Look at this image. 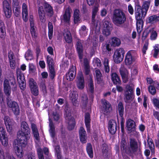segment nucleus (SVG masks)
<instances>
[{"instance_id":"obj_1","label":"nucleus","mask_w":159,"mask_h":159,"mask_svg":"<svg viewBox=\"0 0 159 159\" xmlns=\"http://www.w3.org/2000/svg\"><path fill=\"white\" fill-rule=\"evenodd\" d=\"M30 129L27 123L25 121H22L21 124V130L17 133V139L20 142L25 144L26 141L29 140L30 137Z\"/></svg>"},{"instance_id":"obj_2","label":"nucleus","mask_w":159,"mask_h":159,"mask_svg":"<svg viewBox=\"0 0 159 159\" xmlns=\"http://www.w3.org/2000/svg\"><path fill=\"white\" fill-rule=\"evenodd\" d=\"M126 19V16L123 11L120 9H115L113 12L112 20L117 26H120L125 23Z\"/></svg>"},{"instance_id":"obj_3","label":"nucleus","mask_w":159,"mask_h":159,"mask_svg":"<svg viewBox=\"0 0 159 159\" xmlns=\"http://www.w3.org/2000/svg\"><path fill=\"white\" fill-rule=\"evenodd\" d=\"M64 110L65 112V119L68 124V129L69 130H72L74 128L75 121L74 118L71 116L70 108L68 105H66Z\"/></svg>"},{"instance_id":"obj_4","label":"nucleus","mask_w":159,"mask_h":159,"mask_svg":"<svg viewBox=\"0 0 159 159\" xmlns=\"http://www.w3.org/2000/svg\"><path fill=\"white\" fill-rule=\"evenodd\" d=\"M27 143V141H26V143L25 144L22 143L18 139L14 141L13 145L15 152L18 157L21 158L23 155V150L21 148H20V147H25Z\"/></svg>"},{"instance_id":"obj_5","label":"nucleus","mask_w":159,"mask_h":159,"mask_svg":"<svg viewBox=\"0 0 159 159\" xmlns=\"http://www.w3.org/2000/svg\"><path fill=\"white\" fill-rule=\"evenodd\" d=\"M125 51L122 48H119L115 51L113 57L114 62L116 63H119L122 61L124 57Z\"/></svg>"},{"instance_id":"obj_6","label":"nucleus","mask_w":159,"mask_h":159,"mask_svg":"<svg viewBox=\"0 0 159 159\" xmlns=\"http://www.w3.org/2000/svg\"><path fill=\"white\" fill-rule=\"evenodd\" d=\"M75 42L76 49L78 54L79 58L80 61H81L83 57L84 48L83 44L84 43V41L76 38L75 39Z\"/></svg>"},{"instance_id":"obj_7","label":"nucleus","mask_w":159,"mask_h":159,"mask_svg":"<svg viewBox=\"0 0 159 159\" xmlns=\"http://www.w3.org/2000/svg\"><path fill=\"white\" fill-rule=\"evenodd\" d=\"M146 10L143 9L139 5H136L135 7V15L136 19L140 20L143 19L146 15Z\"/></svg>"},{"instance_id":"obj_8","label":"nucleus","mask_w":159,"mask_h":159,"mask_svg":"<svg viewBox=\"0 0 159 159\" xmlns=\"http://www.w3.org/2000/svg\"><path fill=\"white\" fill-rule=\"evenodd\" d=\"M7 103L9 107L11 108L15 115L19 114L20 109L18 104L16 102L12 101L10 97H8L7 98Z\"/></svg>"},{"instance_id":"obj_9","label":"nucleus","mask_w":159,"mask_h":159,"mask_svg":"<svg viewBox=\"0 0 159 159\" xmlns=\"http://www.w3.org/2000/svg\"><path fill=\"white\" fill-rule=\"evenodd\" d=\"M76 82L77 86L78 89H82L84 87V80L82 72H79L77 75Z\"/></svg>"},{"instance_id":"obj_10","label":"nucleus","mask_w":159,"mask_h":159,"mask_svg":"<svg viewBox=\"0 0 159 159\" xmlns=\"http://www.w3.org/2000/svg\"><path fill=\"white\" fill-rule=\"evenodd\" d=\"M33 16L30 15L29 19L30 27V32L33 38H35L37 36V34L36 32V27L33 19Z\"/></svg>"},{"instance_id":"obj_11","label":"nucleus","mask_w":159,"mask_h":159,"mask_svg":"<svg viewBox=\"0 0 159 159\" xmlns=\"http://www.w3.org/2000/svg\"><path fill=\"white\" fill-rule=\"evenodd\" d=\"M72 12V9L70 6H68L66 7L64 13L62 16V19L64 22L68 23H69Z\"/></svg>"},{"instance_id":"obj_12","label":"nucleus","mask_w":159,"mask_h":159,"mask_svg":"<svg viewBox=\"0 0 159 159\" xmlns=\"http://www.w3.org/2000/svg\"><path fill=\"white\" fill-rule=\"evenodd\" d=\"M135 53L136 52L134 50H130L128 52L125 60V62L126 65H129L132 64L134 61L133 56Z\"/></svg>"},{"instance_id":"obj_13","label":"nucleus","mask_w":159,"mask_h":159,"mask_svg":"<svg viewBox=\"0 0 159 159\" xmlns=\"http://www.w3.org/2000/svg\"><path fill=\"white\" fill-rule=\"evenodd\" d=\"M117 124L116 121L111 120L109 122L108 129L110 133L112 134H115L117 130Z\"/></svg>"},{"instance_id":"obj_14","label":"nucleus","mask_w":159,"mask_h":159,"mask_svg":"<svg viewBox=\"0 0 159 159\" xmlns=\"http://www.w3.org/2000/svg\"><path fill=\"white\" fill-rule=\"evenodd\" d=\"M43 9L47 16L51 17L53 14L54 12L52 7L48 3L45 2L43 5Z\"/></svg>"},{"instance_id":"obj_15","label":"nucleus","mask_w":159,"mask_h":159,"mask_svg":"<svg viewBox=\"0 0 159 159\" xmlns=\"http://www.w3.org/2000/svg\"><path fill=\"white\" fill-rule=\"evenodd\" d=\"M4 91L5 94L7 96V98L10 97L11 93V87L9 81L7 79H5L3 83Z\"/></svg>"},{"instance_id":"obj_16","label":"nucleus","mask_w":159,"mask_h":159,"mask_svg":"<svg viewBox=\"0 0 159 159\" xmlns=\"http://www.w3.org/2000/svg\"><path fill=\"white\" fill-rule=\"evenodd\" d=\"M95 78L98 84L101 86L104 85L102 75L99 69H97L95 70Z\"/></svg>"},{"instance_id":"obj_17","label":"nucleus","mask_w":159,"mask_h":159,"mask_svg":"<svg viewBox=\"0 0 159 159\" xmlns=\"http://www.w3.org/2000/svg\"><path fill=\"white\" fill-rule=\"evenodd\" d=\"M79 134L81 142L83 143H85L87 136L86 131L83 127H80L79 130Z\"/></svg>"},{"instance_id":"obj_18","label":"nucleus","mask_w":159,"mask_h":159,"mask_svg":"<svg viewBox=\"0 0 159 159\" xmlns=\"http://www.w3.org/2000/svg\"><path fill=\"white\" fill-rule=\"evenodd\" d=\"M102 102L103 104V107L102 109V111L104 113L109 112L111 109L110 104L105 99L102 100Z\"/></svg>"},{"instance_id":"obj_19","label":"nucleus","mask_w":159,"mask_h":159,"mask_svg":"<svg viewBox=\"0 0 159 159\" xmlns=\"http://www.w3.org/2000/svg\"><path fill=\"white\" fill-rule=\"evenodd\" d=\"M78 94L76 91H73L71 92L70 94V98L73 104L75 106L78 104V102L77 100Z\"/></svg>"},{"instance_id":"obj_20","label":"nucleus","mask_w":159,"mask_h":159,"mask_svg":"<svg viewBox=\"0 0 159 159\" xmlns=\"http://www.w3.org/2000/svg\"><path fill=\"white\" fill-rule=\"evenodd\" d=\"M76 75L75 69L72 66L70 69L69 72L66 75V78L69 81H71L74 79Z\"/></svg>"},{"instance_id":"obj_21","label":"nucleus","mask_w":159,"mask_h":159,"mask_svg":"<svg viewBox=\"0 0 159 159\" xmlns=\"http://www.w3.org/2000/svg\"><path fill=\"white\" fill-rule=\"evenodd\" d=\"M38 12L40 21L43 23L46 21L45 13L43 6L39 7L38 9Z\"/></svg>"},{"instance_id":"obj_22","label":"nucleus","mask_w":159,"mask_h":159,"mask_svg":"<svg viewBox=\"0 0 159 159\" xmlns=\"http://www.w3.org/2000/svg\"><path fill=\"white\" fill-rule=\"evenodd\" d=\"M134 97L133 93H129L126 91L124 95V100L126 103H129L133 101Z\"/></svg>"},{"instance_id":"obj_23","label":"nucleus","mask_w":159,"mask_h":159,"mask_svg":"<svg viewBox=\"0 0 159 159\" xmlns=\"http://www.w3.org/2000/svg\"><path fill=\"white\" fill-rule=\"evenodd\" d=\"M49 125L50 127L49 132L51 137L53 139H54L56 136L55 126L52 120L50 118H49Z\"/></svg>"},{"instance_id":"obj_24","label":"nucleus","mask_w":159,"mask_h":159,"mask_svg":"<svg viewBox=\"0 0 159 159\" xmlns=\"http://www.w3.org/2000/svg\"><path fill=\"white\" fill-rule=\"evenodd\" d=\"M135 124L134 121L130 119H129L127 122V127L128 130L132 132L134 131L135 129Z\"/></svg>"},{"instance_id":"obj_25","label":"nucleus","mask_w":159,"mask_h":159,"mask_svg":"<svg viewBox=\"0 0 159 159\" xmlns=\"http://www.w3.org/2000/svg\"><path fill=\"white\" fill-rule=\"evenodd\" d=\"M74 21L75 24H78L80 22V11L77 9H75L74 12Z\"/></svg>"},{"instance_id":"obj_26","label":"nucleus","mask_w":159,"mask_h":159,"mask_svg":"<svg viewBox=\"0 0 159 159\" xmlns=\"http://www.w3.org/2000/svg\"><path fill=\"white\" fill-rule=\"evenodd\" d=\"M131 150L133 152H136L138 149V146L137 142L134 139H131L130 142Z\"/></svg>"},{"instance_id":"obj_27","label":"nucleus","mask_w":159,"mask_h":159,"mask_svg":"<svg viewBox=\"0 0 159 159\" xmlns=\"http://www.w3.org/2000/svg\"><path fill=\"white\" fill-rule=\"evenodd\" d=\"M5 28L4 23L2 21L0 20V37L2 39H4L6 36Z\"/></svg>"},{"instance_id":"obj_28","label":"nucleus","mask_w":159,"mask_h":159,"mask_svg":"<svg viewBox=\"0 0 159 159\" xmlns=\"http://www.w3.org/2000/svg\"><path fill=\"white\" fill-rule=\"evenodd\" d=\"M80 100L82 107L84 108L86 107L88 103V99L87 95L84 93H82Z\"/></svg>"},{"instance_id":"obj_29","label":"nucleus","mask_w":159,"mask_h":159,"mask_svg":"<svg viewBox=\"0 0 159 159\" xmlns=\"http://www.w3.org/2000/svg\"><path fill=\"white\" fill-rule=\"evenodd\" d=\"M90 120L89 114L88 113H86L85 115V123L88 132L90 131Z\"/></svg>"},{"instance_id":"obj_30","label":"nucleus","mask_w":159,"mask_h":159,"mask_svg":"<svg viewBox=\"0 0 159 159\" xmlns=\"http://www.w3.org/2000/svg\"><path fill=\"white\" fill-rule=\"evenodd\" d=\"M22 16L23 19L25 22H26L28 20V11L27 6L25 3H23L22 5Z\"/></svg>"},{"instance_id":"obj_31","label":"nucleus","mask_w":159,"mask_h":159,"mask_svg":"<svg viewBox=\"0 0 159 159\" xmlns=\"http://www.w3.org/2000/svg\"><path fill=\"white\" fill-rule=\"evenodd\" d=\"M17 77L18 82L25 81L24 76L19 68L17 69L16 70Z\"/></svg>"},{"instance_id":"obj_32","label":"nucleus","mask_w":159,"mask_h":159,"mask_svg":"<svg viewBox=\"0 0 159 159\" xmlns=\"http://www.w3.org/2000/svg\"><path fill=\"white\" fill-rule=\"evenodd\" d=\"M31 129L34 137L37 140L39 139V134L36 125L33 123L31 124Z\"/></svg>"},{"instance_id":"obj_33","label":"nucleus","mask_w":159,"mask_h":159,"mask_svg":"<svg viewBox=\"0 0 159 159\" xmlns=\"http://www.w3.org/2000/svg\"><path fill=\"white\" fill-rule=\"evenodd\" d=\"M111 80L113 83L115 84H120L121 81L117 74L115 73H112L111 75Z\"/></svg>"},{"instance_id":"obj_34","label":"nucleus","mask_w":159,"mask_h":159,"mask_svg":"<svg viewBox=\"0 0 159 159\" xmlns=\"http://www.w3.org/2000/svg\"><path fill=\"white\" fill-rule=\"evenodd\" d=\"M89 92L92 94L91 97L93 98V94L94 92V85L93 83V80L91 77V76L90 75V78L89 79Z\"/></svg>"},{"instance_id":"obj_35","label":"nucleus","mask_w":159,"mask_h":159,"mask_svg":"<svg viewBox=\"0 0 159 159\" xmlns=\"http://www.w3.org/2000/svg\"><path fill=\"white\" fill-rule=\"evenodd\" d=\"M121 43V41L119 39L116 37H113L111 39L110 44L113 47H118L120 45Z\"/></svg>"},{"instance_id":"obj_36","label":"nucleus","mask_w":159,"mask_h":159,"mask_svg":"<svg viewBox=\"0 0 159 159\" xmlns=\"http://www.w3.org/2000/svg\"><path fill=\"white\" fill-rule=\"evenodd\" d=\"M64 38L66 41L68 43H71L72 41V37L71 34L69 31H67L64 34Z\"/></svg>"},{"instance_id":"obj_37","label":"nucleus","mask_w":159,"mask_h":159,"mask_svg":"<svg viewBox=\"0 0 159 159\" xmlns=\"http://www.w3.org/2000/svg\"><path fill=\"white\" fill-rule=\"evenodd\" d=\"M120 116V117H122L124 113V107L123 103L121 102H120L117 107Z\"/></svg>"},{"instance_id":"obj_38","label":"nucleus","mask_w":159,"mask_h":159,"mask_svg":"<svg viewBox=\"0 0 159 159\" xmlns=\"http://www.w3.org/2000/svg\"><path fill=\"white\" fill-rule=\"evenodd\" d=\"M143 19H140V20H138V19H136L137 20V29L138 33H140L143 27Z\"/></svg>"},{"instance_id":"obj_39","label":"nucleus","mask_w":159,"mask_h":159,"mask_svg":"<svg viewBox=\"0 0 159 159\" xmlns=\"http://www.w3.org/2000/svg\"><path fill=\"white\" fill-rule=\"evenodd\" d=\"M120 147L122 152H126V142L125 139L124 138L122 139Z\"/></svg>"},{"instance_id":"obj_40","label":"nucleus","mask_w":159,"mask_h":159,"mask_svg":"<svg viewBox=\"0 0 159 159\" xmlns=\"http://www.w3.org/2000/svg\"><path fill=\"white\" fill-rule=\"evenodd\" d=\"M104 70L106 73H108L110 71V68L109 66V60L107 58H105L103 63Z\"/></svg>"},{"instance_id":"obj_41","label":"nucleus","mask_w":159,"mask_h":159,"mask_svg":"<svg viewBox=\"0 0 159 159\" xmlns=\"http://www.w3.org/2000/svg\"><path fill=\"white\" fill-rule=\"evenodd\" d=\"M89 157L92 158L93 157V152L91 145L90 143H88L86 148Z\"/></svg>"},{"instance_id":"obj_42","label":"nucleus","mask_w":159,"mask_h":159,"mask_svg":"<svg viewBox=\"0 0 159 159\" xmlns=\"http://www.w3.org/2000/svg\"><path fill=\"white\" fill-rule=\"evenodd\" d=\"M39 87L41 91L42 92L44 95H47V91L46 87L44 82H42L40 83Z\"/></svg>"},{"instance_id":"obj_43","label":"nucleus","mask_w":159,"mask_h":159,"mask_svg":"<svg viewBox=\"0 0 159 159\" xmlns=\"http://www.w3.org/2000/svg\"><path fill=\"white\" fill-rule=\"evenodd\" d=\"M159 20V15H154L148 18L149 23L156 22Z\"/></svg>"},{"instance_id":"obj_44","label":"nucleus","mask_w":159,"mask_h":159,"mask_svg":"<svg viewBox=\"0 0 159 159\" xmlns=\"http://www.w3.org/2000/svg\"><path fill=\"white\" fill-rule=\"evenodd\" d=\"M98 11V9L97 7H95L93 8L92 11V21L93 24H94L95 21V17Z\"/></svg>"},{"instance_id":"obj_45","label":"nucleus","mask_w":159,"mask_h":159,"mask_svg":"<svg viewBox=\"0 0 159 159\" xmlns=\"http://www.w3.org/2000/svg\"><path fill=\"white\" fill-rule=\"evenodd\" d=\"M147 142L149 148L151 150L152 152H154V145L153 143L152 139L149 138V137H148Z\"/></svg>"},{"instance_id":"obj_46","label":"nucleus","mask_w":159,"mask_h":159,"mask_svg":"<svg viewBox=\"0 0 159 159\" xmlns=\"http://www.w3.org/2000/svg\"><path fill=\"white\" fill-rule=\"evenodd\" d=\"M120 72L121 76L128 75V72L127 69L124 66H121L120 68Z\"/></svg>"},{"instance_id":"obj_47","label":"nucleus","mask_w":159,"mask_h":159,"mask_svg":"<svg viewBox=\"0 0 159 159\" xmlns=\"http://www.w3.org/2000/svg\"><path fill=\"white\" fill-rule=\"evenodd\" d=\"M11 81V84L12 85V90L13 91H15L16 89V84L15 81V79L14 76L13 75L12 77H11V79L10 80Z\"/></svg>"},{"instance_id":"obj_48","label":"nucleus","mask_w":159,"mask_h":159,"mask_svg":"<svg viewBox=\"0 0 159 159\" xmlns=\"http://www.w3.org/2000/svg\"><path fill=\"white\" fill-rule=\"evenodd\" d=\"M54 66H49V75L51 79H53L55 76V71L54 68Z\"/></svg>"},{"instance_id":"obj_49","label":"nucleus","mask_w":159,"mask_h":159,"mask_svg":"<svg viewBox=\"0 0 159 159\" xmlns=\"http://www.w3.org/2000/svg\"><path fill=\"white\" fill-rule=\"evenodd\" d=\"M55 152L57 155L58 159H61V155L60 152V148L59 146L57 145L55 148Z\"/></svg>"},{"instance_id":"obj_50","label":"nucleus","mask_w":159,"mask_h":159,"mask_svg":"<svg viewBox=\"0 0 159 159\" xmlns=\"http://www.w3.org/2000/svg\"><path fill=\"white\" fill-rule=\"evenodd\" d=\"M25 57L27 60H31L33 58V56L31 51L29 49L25 54Z\"/></svg>"},{"instance_id":"obj_51","label":"nucleus","mask_w":159,"mask_h":159,"mask_svg":"<svg viewBox=\"0 0 159 159\" xmlns=\"http://www.w3.org/2000/svg\"><path fill=\"white\" fill-rule=\"evenodd\" d=\"M31 93L34 96H37L39 94V89L38 86L30 88Z\"/></svg>"},{"instance_id":"obj_52","label":"nucleus","mask_w":159,"mask_h":159,"mask_svg":"<svg viewBox=\"0 0 159 159\" xmlns=\"http://www.w3.org/2000/svg\"><path fill=\"white\" fill-rule=\"evenodd\" d=\"M29 83L30 88L37 86L36 83L32 78L30 79L29 80Z\"/></svg>"},{"instance_id":"obj_53","label":"nucleus","mask_w":159,"mask_h":159,"mask_svg":"<svg viewBox=\"0 0 159 159\" xmlns=\"http://www.w3.org/2000/svg\"><path fill=\"white\" fill-rule=\"evenodd\" d=\"M47 61L49 66H54L53 59L49 56L47 57Z\"/></svg>"},{"instance_id":"obj_54","label":"nucleus","mask_w":159,"mask_h":159,"mask_svg":"<svg viewBox=\"0 0 159 159\" xmlns=\"http://www.w3.org/2000/svg\"><path fill=\"white\" fill-rule=\"evenodd\" d=\"M148 90L149 93L152 95H154L156 92L155 87L151 85L148 87Z\"/></svg>"},{"instance_id":"obj_55","label":"nucleus","mask_w":159,"mask_h":159,"mask_svg":"<svg viewBox=\"0 0 159 159\" xmlns=\"http://www.w3.org/2000/svg\"><path fill=\"white\" fill-rule=\"evenodd\" d=\"M157 36V34L156 31L152 30L151 31L150 39L152 40H155Z\"/></svg>"},{"instance_id":"obj_56","label":"nucleus","mask_w":159,"mask_h":159,"mask_svg":"<svg viewBox=\"0 0 159 159\" xmlns=\"http://www.w3.org/2000/svg\"><path fill=\"white\" fill-rule=\"evenodd\" d=\"M0 140L2 144L5 146L8 145V140L7 137H4L0 138Z\"/></svg>"},{"instance_id":"obj_57","label":"nucleus","mask_w":159,"mask_h":159,"mask_svg":"<svg viewBox=\"0 0 159 159\" xmlns=\"http://www.w3.org/2000/svg\"><path fill=\"white\" fill-rule=\"evenodd\" d=\"M150 3V1H148L144 2L142 8L144 10H146V11L147 12L149 7Z\"/></svg>"},{"instance_id":"obj_58","label":"nucleus","mask_w":159,"mask_h":159,"mask_svg":"<svg viewBox=\"0 0 159 159\" xmlns=\"http://www.w3.org/2000/svg\"><path fill=\"white\" fill-rule=\"evenodd\" d=\"M103 28L112 29L111 25L109 21H104L103 23Z\"/></svg>"},{"instance_id":"obj_59","label":"nucleus","mask_w":159,"mask_h":159,"mask_svg":"<svg viewBox=\"0 0 159 159\" xmlns=\"http://www.w3.org/2000/svg\"><path fill=\"white\" fill-rule=\"evenodd\" d=\"M13 8L15 16L17 17L19 16L20 13V7H19Z\"/></svg>"},{"instance_id":"obj_60","label":"nucleus","mask_w":159,"mask_h":159,"mask_svg":"<svg viewBox=\"0 0 159 159\" xmlns=\"http://www.w3.org/2000/svg\"><path fill=\"white\" fill-rule=\"evenodd\" d=\"M159 45L156 44L154 47V53L153 56L154 57L156 58L159 52Z\"/></svg>"},{"instance_id":"obj_61","label":"nucleus","mask_w":159,"mask_h":159,"mask_svg":"<svg viewBox=\"0 0 159 159\" xmlns=\"http://www.w3.org/2000/svg\"><path fill=\"white\" fill-rule=\"evenodd\" d=\"M11 8L6 9L3 10L4 13L6 16L7 18L10 17L11 14Z\"/></svg>"},{"instance_id":"obj_62","label":"nucleus","mask_w":159,"mask_h":159,"mask_svg":"<svg viewBox=\"0 0 159 159\" xmlns=\"http://www.w3.org/2000/svg\"><path fill=\"white\" fill-rule=\"evenodd\" d=\"M7 137L5 129L3 127H0V138Z\"/></svg>"},{"instance_id":"obj_63","label":"nucleus","mask_w":159,"mask_h":159,"mask_svg":"<svg viewBox=\"0 0 159 159\" xmlns=\"http://www.w3.org/2000/svg\"><path fill=\"white\" fill-rule=\"evenodd\" d=\"M111 30L112 29L103 28L102 33L105 36H108L110 34Z\"/></svg>"},{"instance_id":"obj_64","label":"nucleus","mask_w":159,"mask_h":159,"mask_svg":"<svg viewBox=\"0 0 159 159\" xmlns=\"http://www.w3.org/2000/svg\"><path fill=\"white\" fill-rule=\"evenodd\" d=\"M102 152L104 154H105V155H107L108 152V145L107 144L104 143L102 144Z\"/></svg>"}]
</instances>
